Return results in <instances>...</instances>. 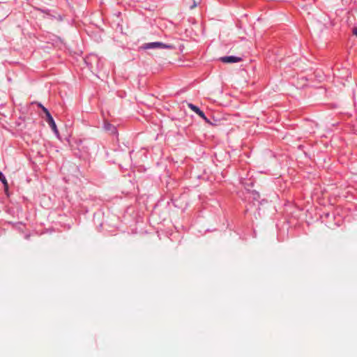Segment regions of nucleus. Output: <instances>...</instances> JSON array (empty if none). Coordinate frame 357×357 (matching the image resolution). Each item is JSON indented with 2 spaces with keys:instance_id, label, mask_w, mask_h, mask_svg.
<instances>
[{
  "instance_id": "nucleus-1",
  "label": "nucleus",
  "mask_w": 357,
  "mask_h": 357,
  "mask_svg": "<svg viewBox=\"0 0 357 357\" xmlns=\"http://www.w3.org/2000/svg\"><path fill=\"white\" fill-rule=\"evenodd\" d=\"M173 47L171 45H166L160 42H155V43H145L144 45V49H151V48H166V49H172Z\"/></svg>"
},
{
  "instance_id": "nucleus-2",
  "label": "nucleus",
  "mask_w": 357,
  "mask_h": 357,
  "mask_svg": "<svg viewBox=\"0 0 357 357\" xmlns=\"http://www.w3.org/2000/svg\"><path fill=\"white\" fill-rule=\"evenodd\" d=\"M188 106L189 108H190L191 110H192L197 114H198L206 122L209 123V120L206 118V116H205L204 113L202 111H201L198 107H197L196 105H193L192 103H188Z\"/></svg>"
},
{
  "instance_id": "nucleus-3",
  "label": "nucleus",
  "mask_w": 357,
  "mask_h": 357,
  "mask_svg": "<svg viewBox=\"0 0 357 357\" xmlns=\"http://www.w3.org/2000/svg\"><path fill=\"white\" fill-rule=\"evenodd\" d=\"M220 61L223 63H236L241 61V58L238 56H223L220 58Z\"/></svg>"
},
{
  "instance_id": "nucleus-4",
  "label": "nucleus",
  "mask_w": 357,
  "mask_h": 357,
  "mask_svg": "<svg viewBox=\"0 0 357 357\" xmlns=\"http://www.w3.org/2000/svg\"><path fill=\"white\" fill-rule=\"evenodd\" d=\"M48 124L51 127L53 132L55 133L56 136L59 139L60 138L59 132L57 129V127H56V125L54 121L50 122Z\"/></svg>"
},
{
  "instance_id": "nucleus-5",
  "label": "nucleus",
  "mask_w": 357,
  "mask_h": 357,
  "mask_svg": "<svg viewBox=\"0 0 357 357\" xmlns=\"http://www.w3.org/2000/svg\"><path fill=\"white\" fill-rule=\"evenodd\" d=\"M104 128H105V130L109 131L112 133H115L116 132V128L113 125H112V124H110L109 123H105Z\"/></svg>"
},
{
  "instance_id": "nucleus-6",
  "label": "nucleus",
  "mask_w": 357,
  "mask_h": 357,
  "mask_svg": "<svg viewBox=\"0 0 357 357\" xmlns=\"http://www.w3.org/2000/svg\"><path fill=\"white\" fill-rule=\"evenodd\" d=\"M197 3L195 1H194L193 4H192V6H190V9L195 8V7H197Z\"/></svg>"
},
{
  "instance_id": "nucleus-7",
  "label": "nucleus",
  "mask_w": 357,
  "mask_h": 357,
  "mask_svg": "<svg viewBox=\"0 0 357 357\" xmlns=\"http://www.w3.org/2000/svg\"><path fill=\"white\" fill-rule=\"evenodd\" d=\"M54 121V119H53V118H52V116H50L49 118H47V119H46V121L47 122V123H49L50 122H51V121Z\"/></svg>"
},
{
  "instance_id": "nucleus-8",
  "label": "nucleus",
  "mask_w": 357,
  "mask_h": 357,
  "mask_svg": "<svg viewBox=\"0 0 357 357\" xmlns=\"http://www.w3.org/2000/svg\"><path fill=\"white\" fill-rule=\"evenodd\" d=\"M353 34L357 37V27L353 29Z\"/></svg>"
},
{
  "instance_id": "nucleus-9",
  "label": "nucleus",
  "mask_w": 357,
  "mask_h": 357,
  "mask_svg": "<svg viewBox=\"0 0 357 357\" xmlns=\"http://www.w3.org/2000/svg\"><path fill=\"white\" fill-rule=\"evenodd\" d=\"M46 116V119L47 118H49L50 116H51L52 115L50 114V112H47V114H45Z\"/></svg>"
},
{
  "instance_id": "nucleus-10",
  "label": "nucleus",
  "mask_w": 357,
  "mask_h": 357,
  "mask_svg": "<svg viewBox=\"0 0 357 357\" xmlns=\"http://www.w3.org/2000/svg\"><path fill=\"white\" fill-rule=\"evenodd\" d=\"M43 112H45V114H47V112H49L45 107H43Z\"/></svg>"
}]
</instances>
